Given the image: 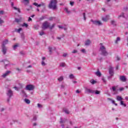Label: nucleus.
Here are the masks:
<instances>
[{
  "mask_svg": "<svg viewBox=\"0 0 128 128\" xmlns=\"http://www.w3.org/2000/svg\"><path fill=\"white\" fill-rule=\"evenodd\" d=\"M64 10H66L67 14H70V11L68 10V8H65Z\"/></svg>",
  "mask_w": 128,
  "mask_h": 128,
  "instance_id": "nucleus-40",
  "label": "nucleus"
},
{
  "mask_svg": "<svg viewBox=\"0 0 128 128\" xmlns=\"http://www.w3.org/2000/svg\"><path fill=\"white\" fill-rule=\"evenodd\" d=\"M13 94L14 93L12 92V90H8L7 92V96H9L10 98H11Z\"/></svg>",
  "mask_w": 128,
  "mask_h": 128,
  "instance_id": "nucleus-11",
  "label": "nucleus"
},
{
  "mask_svg": "<svg viewBox=\"0 0 128 128\" xmlns=\"http://www.w3.org/2000/svg\"><path fill=\"white\" fill-rule=\"evenodd\" d=\"M40 27V26H38V24H35L34 26V28H35V30H38V28Z\"/></svg>",
  "mask_w": 128,
  "mask_h": 128,
  "instance_id": "nucleus-33",
  "label": "nucleus"
},
{
  "mask_svg": "<svg viewBox=\"0 0 128 128\" xmlns=\"http://www.w3.org/2000/svg\"><path fill=\"white\" fill-rule=\"evenodd\" d=\"M42 65L43 66H46V62H44V61L42 60Z\"/></svg>",
  "mask_w": 128,
  "mask_h": 128,
  "instance_id": "nucleus-48",
  "label": "nucleus"
},
{
  "mask_svg": "<svg viewBox=\"0 0 128 128\" xmlns=\"http://www.w3.org/2000/svg\"><path fill=\"white\" fill-rule=\"evenodd\" d=\"M112 91L114 92V94H116V86H114L112 87Z\"/></svg>",
  "mask_w": 128,
  "mask_h": 128,
  "instance_id": "nucleus-21",
  "label": "nucleus"
},
{
  "mask_svg": "<svg viewBox=\"0 0 128 128\" xmlns=\"http://www.w3.org/2000/svg\"><path fill=\"white\" fill-rule=\"evenodd\" d=\"M2 48L3 54H6V50H8V48L6 46H2Z\"/></svg>",
  "mask_w": 128,
  "mask_h": 128,
  "instance_id": "nucleus-13",
  "label": "nucleus"
},
{
  "mask_svg": "<svg viewBox=\"0 0 128 128\" xmlns=\"http://www.w3.org/2000/svg\"><path fill=\"white\" fill-rule=\"evenodd\" d=\"M100 44L101 46L100 48V51L102 52V54L104 56H108V52H106V47H104V46L102 44Z\"/></svg>",
  "mask_w": 128,
  "mask_h": 128,
  "instance_id": "nucleus-4",
  "label": "nucleus"
},
{
  "mask_svg": "<svg viewBox=\"0 0 128 128\" xmlns=\"http://www.w3.org/2000/svg\"><path fill=\"white\" fill-rule=\"evenodd\" d=\"M13 8H14V10H18V12H20V8L16 7H13Z\"/></svg>",
  "mask_w": 128,
  "mask_h": 128,
  "instance_id": "nucleus-41",
  "label": "nucleus"
},
{
  "mask_svg": "<svg viewBox=\"0 0 128 128\" xmlns=\"http://www.w3.org/2000/svg\"><path fill=\"white\" fill-rule=\"evenodd\" d=\"M91 22H92L93 24H94V26H102V24L100 20H91Z\"/></svg>",
  "mask_w": 128,
  "mask_h": 128,
  "instance_id": "nucleus-7",
  "label": "nucleus"
},
{
  "mask_svg": "<svg viewBox=\"0 0 128 128\" xmlns=\"http://www.w3.org/2000/svg\"><path fill=\"white\" fill-rule=\"evenodd\" d=\"M8 44V40H5L3 41L2 46H6V44Z\"/></svg>",
  "mask_w": 128,
  "mask_h": 128,
  "instance_id": "nucleus-16",
  "label": "nucleus"
},
{
  "mask_svg": "<svg viewBox=\"0 0 128 128\" xmlns=\"http://www.w3.org/2000/svg\"><path fill=\"white\" fill-rule=\"evenodd\" d=\"M33 120H34V122H36V116H34L33 118Z\"/></svg>",
  "mask_w": 128,
  "mask_h": 128,
  "instance_id": "nucleus-61",
  "label": "nucleus"
},
{
  "mask_svg": "<svg viewBox=\"0 0 128 128\" xmlns=\"http://www.w3.org/2000/svg\"><path fill=\"white\" fill-rule=\"evenodd\" d=\"M100 44L101 46L100 48V51L102 52V54L104 56H108V52H106V47H104V46L102 44Z\"/></svg>",
  "mask_w": 128,
  "mask_h": 128,
  "instance_id": "nucleus-3",
  "label": "nucleus"
},
{
  "mask_svg": "<svg viewBox=\"0 0 128 128\" xmlns=\"http://www.w3.org/2000/svg\"><path fill=\"white\" fill-rule=\"evenodd\" d=\"M24 100L26 104H30V100L28 99L25 98Z\"/></svg>",
  "mask_w": 128,
  "mask_h": 128,
  "instance_id": "nucleus-22",
  "label": "nucleus"
},
{
  "mask_svg": "<svg viewBox=\"0 0 128 128\" xmlns=\"http://www.w3.org/2000/svg\"><path fill=\"white\" fill-rule=\"evenodd\" d=\"M48 50L50 52V54H52V48L50 46L48 47Z\"/></svg>",
  "mask_w": 128,
  "mask_h": 128,
  "instance_id": "nucleus-39",
  "label": "nucleus"
},
{
  "mask_svg": "<svg viewBox=\"0 0 128 128\" xmlns=\"http://www.w3.org/2000/svg\"><path fill=\"white\" fill-rule=\"evenodd\" d=\"M12 72L10 70H8L6 71L5 73H4L2 75V78H6V76H8V74H10Z\"/></svg>",
  "mask_w": 128,
  "mask_h": 128,
  "instance_id": "nucleus-12",
  "label": "nucleus"
},
{
  "mask_svg": "<svg viewBox=\"0 0 128 128\" xmlns=\"http://www.w3.org/2000/svg\"><path fill=\"white\" fill-rule=\"evenodd\" d=\"M81 52H83V54H86V50H84V49H82V50H81Z\"/></svg>",
  "mask_w": 128,
  "mask_h": 128,
  "instance_id": "nucleus-60",
  "label": "nucleus"
},
{
  "mask_svg": "<svg viewBox=\"0 0 128 128\" xmlns=\"http://www.w3.org/2000/svg\"><path fill=\"white\" fill-rule=\"evenodd\" d=\"M83 16H84V20H86V13L85 12L83 13Z\"/></svg>",
  "mask_w": 128,
  "mask_h": 128,
  "instance_id": "nucleus-51",
  "label": "nucleus"
},
{
  "mask_svg": "<svg viewBox=\"0 0 128 128\" xmlns=\"http://www.w3.org/2000/svg\"><path fill=\"white\" fill-rule=\"evenodd\" d=\"M66 119H64V120H62V118H60V124H61V126H62V128H64V122H66Z\"/></svg>",
  "mask_w": 128,
  "mask_h": 128,
  "instance_id": "nucleus-14",
  "label": "nucleus"
},
{
  "mask_svg": "<svg viewBox=\"0 0 128 128\" xmlns=\"http://www.w3.org/2000/svg\"><path fill=\"white\" fill-rule=\"evenodd\" d=\"M38 108H42V104H38Z\"/></svg>",
  "mask_w": 128,
  "mask_h": 128,
  "instance_id": "nucleus-52",
  "label": "nucleus"
},
{
  "mask_svg": "<svg viewBox=\"0 0 128 128\" xmlns=\"http://www.w3.org/2000/svg\"><path fill=\"white\" fill-rule=\"evenodd\" d=\"M120 80L122 82H126V76H120Z\"/></svg>",
  "mask_w": 128,
  "mask_h": 128,
  "instance_id": "nucleus-15",
  "label": "nucleus"
},
{
  "mask_svg": "<svg viewBox=\"0 0 128 128\" xmlns=\"http://www.w3.org/2000/svg\"><path fill=\"white\" fill-rule=\"evenodd\" d=\"M22 26H25V28H28V24L26 23H24L22 25Z\"/></svg>",
  "mask_w": 128,
  "mask_h": 128,
  "instance_id": "nucleus-42",
  "label": "nucleus"
},
{
  "mask_svg": "<svg viewBox=\"0 0 128 128\" xmlns=\"http://www.w3.org/2000/svg\"><path fill=\"white\" fill-rule=\"evenodd\" d=\"M94 92L96 94H100V91H98V90H96V91H94Z\"/></svg>",
  "mask_w": 128,
  "mask_h": 128,
  "instance_id": "nucleus-38",
  "label": "nucleus"
},
{
  "mask_svg": "<svg viewBox=\"0 0 128 128\" xmlns=\"http://www.w3.org/2000/svg\"><path fill=\"white\" fill-rule=\"evenodd\" d=\"M50 22H48V21H46L43 23L42 28V30H46L48 28H50Z\"/></svg>",
  "mask_w": 128,
  "mask_h": 128,
  "instance_id": "nucleus-6",
  "label": "nucleus"
},
{
  "mask_svg": "<svg viewBox=\"0 0 128 128\" xmlns=\"http://www.w3.org/2000/svg\"><path fill=\"white\" fill-rule=\"evenodd\" d=\"M86 94H94V90H92L90 88H86L85 89Z\"/></svg>",
  "mask_w": 128,
  "mask_h": 128,
  "instance_id": "nucleus-9",
  "label": "nucleus"
},
{
  "mask_svg": "<svg viewBox=\"0 0 128 128\" xmlns=\"http://www.w3.org/2000/svg\"><path fill=\"white\" fill-rule=\"evenodd\" d=\"M34 6H38V3L34 2L33 4Z\"/></svg>",
  "mask_w": 128,
  "mask_h": 128,
  "instance_id": "nucleus-59",
  "label": "nucleus"
},
{
  "mask_svg": "<svg viewBox=\"0 0 128 128\" xmlns=\"http://www.w3.org/2000/svg\"><path fill=\"white\" fill-rule=\"evenodd\" d=\"M76 52H78V50H74L72 52V54H76Z\"/></svg>",
  "mask_w": 128,
  "mask_h": 128,
  "instance_id": "nucleus-53",
  "label": "nucleus"
},
{
  "mask_svg": "<svg viewBox=\"0 0 128 128\" xmlns=\"http://www.w3.org/2000/svg\"><path fill=\"white\" fill-rule=\"evenodd\" d=\"M22 2L25 5L28 4H30V0H23Z\"/></svg>",
  "mask_w": 128,
  "mask_h": 128,
  "instance_id": "nucleus-20",
  "label": "nucleus"
},
{
  "mask_svg": "<svg viewBox=\"0 0 128 128\" xmlns=\"http://www.w3.org/2000/svg\"><path fill=\"white\" fill-rule=\"evenodd\" d=\"M68 56V54L64 53L62 56H64V58H66V56Z\"/></svg>",
  "mask_w": 128,
  "mask_h": 128,
  "instance_id": "nucleus-44",
  "label": "nucleus"
},
{
  "mask_svg": "<svg viewBox=\"0 0 128 128\" xmlns=\"http://www.w3.org/2000/svg\"><path fill=\"white\" fill-rule=\"evenodd\" d=\"M116 100L118 102H122V100L123 98H122V96H116Z\"/></svg>",
  "mask_w": 128,
  "mask_h": 128,
  "instance_id": "nucleus-17",
  "label": "nucleus"
},
{
  "mask_svg": "<svg viewBox=\"0 0 128 128\" xmlns=\"http://www.w3.org/2000/svg\"><path fill=\"white\" fill-rule=\"evenodd\" d=\"M108 72L110 76H112L114 74V68L112 66H110Z\"/></svg>",
  "mask_w": 128,
  "mask_h": 128,
  "instance_id": "nucleus-10",
  "label": "nucleus"
},
{
  "mask_svg": "<svg viewBox=\"0 0 128 128\" xmlns=\"http://www.w3.org/2000/svg\"><path fill=\"white\" fill-rule=\"evenodd\" d=\"M56 4H58V1L56 0H52L48 4L49 8H52L56 10Z\"/></svg>",
  "mask_w": 128,
  "mask_h": 128,
  "instance_id": "nucleus-1",
  "label": "nucleus"
},
{
  "mask_svg": "<svg viewBox=\"0 0 128 128\" xmlns=\"http://www.w3.org/2000/svg\"><path fill=\"white\" fill-rule=\"evenodd\" d=\"M108 100H110V102H112V104H114L116 102L114 101V100L110 98H108Z\"/></svg>",
  "mask_w": 128,
  "mask_h": 128,
  "instance_id": "nucleus-32",
  "label": "nucleus"
},
{
  "mask_svg": "<svg viewBox=\"0 0 128 128\" xmlns=\"http://www.w3.org/2000/svg\"><path fill=\"white\" fill-rule=\"evenodd\" d=\"M120 104L121 106H125V107L126 106V104H124V101H122V100L120 101Z\"/></svg>",
  "mask_w": 128,
  "mask_h": 128,
  "instance_id": "nucleus-34",
  "label": "nucleus"
},
{
  "mask_svg": "<svg viewBox=\"0 0 128 128\" xmlns=\"http://www.w3.org/2000/svg\"><path fill=\"white\" fill-rule=\"evenodd\" d=\"M90 82L92 84H96V81L94 80V79H92L90 80Z\"/></svg>",
  "mask_w": 128,
  "mask_h": 128,
  "instance_id": "nucleus-25",
  "label": "nucleus"
},
{
  "mask_svg": "<svg viewBox=\"0 0 128 128\" xmlns=\"http://www.w3.org/2000/svg\"><path fill=\"white\" fill-rule=\"evenodd\" d=\"M91 42L90 40H88L85 42V46H90Z\"/></svg>",
  "mask_w": 128,
  "mask_h": 128,
  "instance_id": "nucleus-19",
  "label": "nucleus"
},
{
  "mask_svg": "<svg viewBox=\"0 0 128 128\" xmlns=\"http://www.w3.org/2000/svg\"><path fill=\"white\" fill-rule=\"evenodd\" d=\"M69 78L70 80H74V74H71L69 75Z\"/></svg>",
  "mask_w": 128,
  "mask_h": 128,
  "instance_id": "nucleus-29",
  "label": "nucleus"
},
{
  "mask_svg": "<svg viewBox=\"0 0 128 128\" xmlns=\"http://www.w3.org/2000/svg\"><path fill=\"white\" fill-rule=\"evenodd\" d=\"M54 26H56V24H54L52 26L49 27V28H50V30H52V28H54Z\"/></svg>",
  "mask_w": 128,
  "mask_h": 128,
  "instance_id": "nucleus-37",
  "label": "nucleus"
},
{
  "mask_svg": "<svg viewBox=\"0 0 128 128\" xmlns=\"http://www.w3.org/2000/svg\"><path fill=\"white\" fill-rule=\"evenodd\" d=\"M74 2H70V6H74Z\"/></svg>",
  "mask_w": 128,
  "mask_h": 128,
  "instance_id": "nucleus-57",
  "label": "nucleus"
},
{
  "mask_svg": "<svg viewBox=\"0 0 128 128\" xmlns=\"http://www.w3.org/2000/svg\"><path fill=\"white\" fill-rule=\"evenodd\" d=\"M21 38L22 40H24L25 36H24V33H22L21 34Z\"/></svg>",
  "mask_w": 128,
  "mask_h": 128,
  "instance_id": "nucleus-43",
  "label": "nucleus"
},
{
  "mask_svg": "<svg viewBox=\"0 0 128 128\" xmlns=\"http://www.w3.org/2000/svg\"><path fill=\"white\" fill-rule=\"evenodd\" d=\"M60 88H64V85L62 84L60 86Z\"/></svg>",
  "mask_w": 128,
  "mask_h": 128,
  "instance_id": "nucleus-64",
  "label": "nucleus"
},
{
  "mask_svg": "<svg viewBox=\"0 0 128 128\" xmlns=\"http://www.w3.org/2000/svg\"><path fill=\"white\" fill-rule=\"evenodd\" d=\"M13 88H14L16 90H18V88L16 86H14Z\"/></svg>",
  "mask_w": 128,
  "mask_h": 128,
  "instance_id": "nucleus-63",
  "label": "nucleus"
},
{
  "mask_svg": "<svg viewBox=\"0 0 128 128\" xmlns=\"http://www.w3.org/2000/svg\"><path fill=\"white\" fill-rule=\"evenodd\" d=\"M18 44H16L14 46L13 48L14 50H16V48H18Z\"/></svg>",
  "mask_w": 128,
  "mask_h": 128,
  "instance_id": "nucleus-45",
  "label": "nucleus"
},
{
  "mask_svg": "<svg viewBox=\"0 0 128 128\" xmlns=\"http://www.w3.org/2000/svg\"><path fill=\"white\" fill-rule=\"evenodd\" d=\"M58 82H62L64 80V76H60L58 78Z\"/></svg>",
  "mask_w": 128,
  "mask_h": 128,
  "instance_id": "nucleus-23",
  "label": "nucleus"
},
{
  "mask_svg": "<svg viewBox=\"0 0 128 128\" xmlns=\"http://www.w3.org/2000/svg\"><path fill=\"white\" fill-rule=\"evenodd\" d=\"M120 37H117V39L115 41V44H118V42H120Z\"/></svg>",
  "mask_w": 128,
  "mask_h": 128,
  "instance_id": "nucleus-35",
  "label": "nucleus"
},
{
  "mask_svg": "<svg viewBox=\"0 0 128 128\" xmlns=\"http://www.w3.org/2000/svg\"><path fill=\"white\" fill-rule=\"evenodd\" d=\"M40 36H44V32H40Z\"/></svg>",
  "mask_w": 128,
  "mask_h": 128,
  "instance_id": "nucleus-56",
  "label": "nucleus"
},
{
  "mask_svg": "<svg viewBox=\"0 0 128 128\" xmlns=\"http://www.w3.org/2000/svg\"><path fill=\"white\" fill-rule=\"evenodd\" d=\"M44 18H46V16H42L41 18H39V20H44Z\"/></svg>",
  "mask_w": 128,
  "mask_h": 128,
  "instance_id": "nucleus-31",
  "label": "nucleus"
},
{
  "mask_svg": "<svg viewBox=\"0 0 128 128\" xmlns=\"http://www.w3.org/2000/svg\"><path fill=\"white\" fill-rule=\"evenodd\" d=\"M22 30V28H20L19 29H15V32H18V34H20V31Z\"/></svg>",
  "mask_w": 128,
  "mask_h": 128,
  "instance_id": "nucleus-28",
  "label": "nucleus"
},
{
  "mask_svg": "<svg viewBox=\"0 0 128 128\" xmlns=\"http://www.w3.org/2000/svg\"><path fill=\"white\" fill-rule=\"evenodd\" d=\"M111 24H112V26H116V22L114 20H111Z\"/></svg>",
  "mask_w": 128,
  "mask_h": 128,
  "instance_id": "nucleus-24",
  "label": "nucleus"
},
{
  "mask_svg": "<svg viewBox=\"0 0 128 128\" xmlns=\"http://www.w3.org/2000/svg\"><path fill=\"white\" fill-rule=\"evenodd\" d=\"M21 94H22L23 96H26V92L24 90H22Z\"/></svg>",
  "mask_w": 128,
  "mask_h": 128,
  "instance_id": "nucleus-46",
  "label": "nucleus"
},
{
  "mask_svg": "<svg viewBox=\"0 0 128 128\" xmlns=\"http://www.w3.org/2000/svg\"><path fill=\"white\" fill-rule=\"evenodd\" d=\"M95 74L98 76H102V73L100 72V70L98 69V71L95 72Z\"/></svg>",
  "mask_w": 128,
  "mask_h": 128,
  "instance_id": "nucleus-18",
  "label": "nucleus"
},
{
  "mask_svg": "<svg viewBox=\"0 0 128 128\" xmlns=\"http://www.w3.org/2000/svg\"><path fill=\"white\" fill-rule=\"evenodd\" d=\"M4 20H2V18H0V24H4Z\"/></svg>",
  "mask_w": 128,
  "mask_h": 128,
  "instance_id": "nucleus-55",
  "label": "nucleus"
},
{
  "mask_svg": "<svg viewBox=\"0 0 128 128\" xmlns=\"http://www.w3.org/2000/svg\"><path fill=\"white\" fill-rule=\"evenodd\" d=\"M100 44L101 46L100 48V51L102 52V54L104 56H108V52H106V47H104V46L102 44Z\"/></svg>",
  "mask_w": 128,
  "mask_h": 128,
  "instance_id": "nucleus-5",
  "label": "nucleus"
},
{
  "mask_svg": "<svg viewBox=\"0 0 128 128\" xmlns=\"http://www.w3.org/2000/svg\"><path fill=\"white\" fill-rule=\"evenodd\" d=\"M26 90H34V86L32 84H28L26 87Z\"/></svg>",
  "mask_w": 128,
  "mask_h": 128,
  "instance_id": "nucleus-8",
  "label": "nucleus"
},
{
  "mask_svg": "<svg viewBox=\"0 0 128 128\" xmlns=\"http://www.w3.org/2000/svg\"><path fill=\"white\" fill-rule=\"evenodd\" d=\"M100 44L101 46L100 48V51L102 52V54L104 56H108V52H106V47H104V46L102 44Z\"/></svg>",
  "mask_w": 128,
  "mask_h": 128,
  "instance_id": "nucleus-2",
  "label": "nucleus"
},
{
  "mask_svg": "<svg viewBox=\"0 0 128 128\" xmlns=\"http://www.w3.org/2000/svg\"><path fill=\"white\" fill-rule=\"evenodd\" d=\"M63 111L64 112H65V114H70V112L68 111V110L66 108H64L63 110Z\"/></svg>",
  "mask_w": 128,
  "mask_h": 128,
  "instance_id": "nucleus-26",
  "label": "nucleus"
},
{
  "mask_svg": "<svg viewBox=\"0 0 128 128\" xmlns=\"http://www.w3.org/2000/svg\"><path fill=\"white\" fill-rule=\"evenodd\" d=\"M124 90V88H122L119 89L120 92H122Z\"/></svg>",
  "mask_w": 128,
  "mask_h": 128,
  "instance_id": "nucleus-58",
  "label": "nucleus"
},
{
  "mask_svg": "<svg viewBox=\"0 0 128 128\" xmlns=\"http://www.w3.org/2000/svg\"><path fill=\"white\" fill-rule=\"evenodd\" d=\"M20 54L22 56H24V54H25L24 52V51H20Z\"/></svg>",
  "mask_w": 128,
  "mask_h": 128,
  "instance_id": "nucleus-54",
  "label": "nucleus"
},
{
  "mask_svg": "<svg viewBox=\"0 0 128 128\" xmlns=\"http://www.w3.org/2000/svg\"><path fill=\"white\" fill-rule=\"evenodd\" d=\"M108 18H102V20L104 21V22H108Z\"/></svg>",
  "mask_w": 128,
  "mask_h": 128,
  "instance_id": "nucleus-49",
  "label": "nucleus"
},
{
  "mask_svg": "<svg viewBox=\"0 0 128 128\" xmlns=\"http://www.w3.org/2000/svg\"><path fill=\"white\" fill-rule=\"evenodd\" d=\"M16 70H17V71L18 72H22V69H20V68H16Z\"/></svg>",
  "mask_w": 128,
  "mask_h": 128,
  "instance_id": "nucleus-50",
  "label": "nucleus"
},
{
  "mask_svg": "<svg viewBox=\"0 0 128 128\" xmlns=\"http://www.w3.org/2000/svg\"><path fill=\"white\" fill-rule=\"evenodd\" d=\"M88 2H94V0H86Z\"/></svg>",
  "mask_w": 128,
  "mask_h": 128,
  "instance_id": "nucleus-62",
  "label": "nucleus"
},
{
  "mask_svg": "<svg viewBox=\"0 0 128 128\" xmlns=\"http://www.w3.org/2000/svg\"><path fill=\"white\" fill-rule=\"evenodd\" d=\"M60 66H61L62 68H64L66 66V63L64 62L60 63Z\"/></svg>",
  "mask_w": 128,
  "mask_h": 128,
  "instance_id": "nucleus-30",
  "label": "nucleus"
},
{
  "mask_svg": "<svg viewBox=\"0 0 128 128\" xmlns=\"http://www.w3.org/2000/svg\"><path fill=\"white\" fill-rule=\"evenodd\" d=\"M124 18V13H122V14L118 16V18Z\"/></svg>",
  "mask_w": 128,
  "mask_h": 128,
  "instance_id": "nucleus-36",
  "label": "nucleus"
},
{
  "mask_svg": "<svg viewBox=\"0 0 128 128\" xmlns=\"http://www.w3.org/2000/svg\"><path fill=\"white\" fill-rule=\"evenodd\" d=\"M40 6H44V8H46V4L42 2L41 4H38V8H40Z\"/></svg>",
  "mask_w": 128,
  "mask_h": 128,
  "instance_id": "nucleus-27",
  "label": "nucleus"
},
{
  "mask_svg": "<svg viewBox=\"0 0 128 128\" xmlns=\"http://www.w3.org/2000/svg\"><path fill=\"white\" fill-rule=\"evenodd\" d=\"M56 18V17H50L49 18V20H54Z\"/></svg>",
  "mask_w": 128,
  "mask_h": 128,
  "instance_id": "nucleus-47",
  "label": "nucleus"
}]
</instances>
